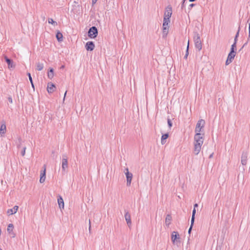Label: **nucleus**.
I'll return each instance as SVG.
<instances>
[{"mask_svg":"<svg viewBox=\"0 0 250 250\" xmlns=\"http://www.w3.org/2000/svg\"><path fill=\"white\" fill-rule=\"evenodd\" d=\"M204 134H195L194 137V149L193 153L195 155H198L201 151V146L204 142Z\"/></svg>","mask_w":250,"mask_h":250,"instance_id":"obj_1","label":"nucleus"},{"mask_svg":"<svg viewBox=\"0 0 250 250\" xmlns=\"http://www.w3.org/2000/svg\"><path fill=\"white\" fill-rule=\"evenodd\" d=\"M193 40L194 42L195 47L199 51H200L202 48V44L200 35L197 32L194 33Z\"/></svg>","mask_w":250,"mask_h":250,"instance_id":"obj_2","label":"nucleus"},{"mask_svg":"<svg viewBox=\"0 0 250 250\" xmlns=\"http://www.w3.org/2000/svg\"><path fill=\"white\" fill-rule=\"evenodd\" d=\"M205 124V121L203 119H200L198 121L195 129L196 134H202L201 132H202V129L204 127Z\"/></svg>","mask_w":250,"mask_h":250,"instance_id":"obj_3","label":"nucleus"},{"mask_svg":"<svg viewBox=\"0 0 250 250\" xmlns=\"http://www.w3.org/2000/svg\"><path fill=\"white\" fill-rule=\"evenodd\" d=\"M98 35V30L95 26H92L89 29L88 36L90 38H95Z\"/></svg>","mask_w":250,"mask_h":250,"instance_id":"obj_4","label":"nucleus"},{"mask_svg":"<svg viewBox=\"0 0 250 250\" xmlns=\"http://www.w3.org/2000/svg\"><path fill=\"white\" fill-rule=\"evenodd\" d=\"M124 172L126 177V185L129 187L131 185L133 174L128 171V168L127 167L125 169Z\"/></svg>","mask_w":250,"mask_h":250,"instance_id":"obj_5","label":"nucleus"},{"mask_svg":"<svg viewBox=\"0 0 250 250\" xmlns=\"http://www.w3.org/2000/svg\"><path fill=\"white\" fill-rule=\"evenodd\" d=\"M180 237L177 231H173L171 234V241L173 244L180 242Z\"/></svg>","mask_w":250,"mask_h":250,"instance_id":"obj_6","label":"nucleus"},{"mask_svg":"<svg viewBox=\"0 0 250 250\" xmlns=\"http://www.w3.org/2000/svg\"><path fill=\"white\" fill-rule=\"evenodd\" d=\"M235 55H236V51L233 52V51H230L228 55V58L226 60V65H228L230 63H231L232 62V61L233 60Z\"/></svg>","mask_w":250,"mask_h":250,"instance_id":"obj_7","label":"nucleus"},{"mask_svg":"<svg viewBox=\"0 0 250 250\" xmlns=\"http://www.w3.org/2000/svg\"><path fill=\"white\" fill-rule=\"evenodd\" d=\"M172 15V8L170 6H167L166 8V12L164 14V18H166L167 20H169Z\"/></svg>","mask_w":250,"mask_h":250,"instance_id":"obj_8","label":"nucleus"},{"mask_svg":"<svg viewBox=\"0 0 250 250\" xmlns=\"http://www.w3.org/2000/svg\"><path fill=\"white\" fill-rule=\"evenodd\" d=\"M248 155L247 151H243L241 156V164L243 166L246 165Z\"/></svg>","mask_w":250,"mask_h":250,"instance_id":"obj_9","label":"nucleus"},{"mask_svg":"<svg viewBox=\"0 0 250 250\" xmlns=\"http://www.w3.org/2000/svg\"><path fill=\"white\" fill-rule=\"evenodd\" d=\"M68 168V161L66 156H63L62 159V170L64 171Z\"/></svg>","mask_w":250,"mask_h":250,"instance_id":"obj_10","label":"nucleus"},{"mask_svg":"<svg viewBox=\"0 0 250 250\" xmlns=\"http://www.w3.org/2000/svg\"><path fill=\"white\" fill-rule=\"evenodd\" d=\"M85 47L87 51H92L95 48V44L93 42L89 41L86 43Z\"/></svg>","mask_w":250,"mask_h":250,"instance_id":"obj_11","label":"nucleus"},{"mask_svg":"<svg viewBox=\"0 0 250 250\" xmlns=\"http://www.w3.org/2000/svg\"><path fill=\"white\" fill-rule=\"evenodd\" d=\"M56 89L55 85L52 83H49L47 85V90L49 93H52Z\"/></svg>","mask_w":250,"mask_h":250,"instance_id":"obj_12","label":"nucleus"},{"mask_svg":"<svg viewBox=\"0 0 250 250\" xmlns=\"http://www.w3.org/2000/svg\"><path fill=\"white\" fill-rule=\"evenodd\" d=\"M125 221H126V223L129 227H130L131 225V217L128 211L125 212Z\"/></svg>","mask_w":250,"mask_h":250,"instance_id":"obj_13","label":"nucleus"},{"mask_svg":"<svg viewBox=\"0 0 250 250\" xmlns=\"http://www.w3.org/2000/svg\"><path fill=\"white\" fill-rule=\"evenodd\" d=\"M58 203L59 208L61 210H62V209L64 208L63 200L61 195L58 196Z\"/></svg>","mask_w":250,"mask_h":250,"instance_id":"obj_14","label":"nucleus"},{"mask_svg":"<svg viewBox=\"0 0 250 250\" xmlns=\"http://www.w3.org/2000/svg\"><path fill=\"white\" fill-rule=\"evenodd\" d=\"M4 59L5 62L8 65V68H14L15 67V65H13V61L10 59H9L7 56H4Z\"/></svg>","mask_w":250,"mask_h":250,"instance_id":"obj_15","label":"nucleus"},{"mask_svg":"<svg viewBox=\"0 0 250 250\" xmlns=\"http://www.w3.org/2000/svg\"><path fill=\"white\" fill-rule=\"evenodd\" d=\"M45 171H46L45 166L44 165V169L41 173V177H40V182L41 183H43L45 181V178H46Z\"/></svg>","mask_w":250,"mask_h":250,"instance_id":"obj_16","label":"nucleus"},{"mask_svg":"<svg viewBox=\"0 0 250 250\" xmlns=\"http://www.w3.org/2000/svg\"><path fill=\"white\" fill-rule=\"evenodd\" d=\"M18 208L19 207L18 206H15L13 208L8 209L7 213L9 215H12L17 212Z\"/></svg>","mask_w":250,"mask_h":250,"instance_id":"obj_17","label":"nucleus"},{"mask_svg":"<svg viewBox=\"0 0 250 250\" xmlns=\"http://www.w3.org/2000/svg\"><path fill=\"white\" fill-rule=\"evenodd\" d=\"M6 131V126L5 123L2 124L0 127V134L2 136L3 134H5Z\"/></svg>","mask_w":250,"mask_h":250,"instance_id":"obj_18","label":"nucleus"},{"mask_svg":"<svg viewBox=\"0 0 250 250\" xmlns=\"http://www.w3.org/2000/svg\"><path fill=\"white\" fill-rule=\"evenodd\" d=\"M14 229V226L12 224H9L8 226V227H7V231L8 232V233L9 234H13V236L12 237H15V234L13 232V229Z\"/></svg>","mask_w":250,"mask_h":250,"instance_id":"obj_19","label":"nucleus"},{"mask_svg":"<svg viewBox=\"0 0 250 250\" xmlns=\"http://www.w3.org/2000/svg\"><path fill=\"white\" fill-rule=\"evenodd\" d=\"M168 134L166 133L163 134L161 137V144L164 145L166 142L167 139L168 137Z\"/></svg>","mask_w":250,"mask_h":250,"instance_id":"obj_20","label":"nucleus"},{"mask_svg":"<svg viewBox=\"0 0 250 250\" xmlns=\"http://www.w3.org/2000/svg\"><path fill=\"white\" fill-rule=\"evenodd\" d=\"M170 22V20H167L166 18H164L163 28H169L168 24Z\"/></svg>","mask_w":250,"mask_h":250,"instance_id":"obj_21","label":"nucleus"},{"mask_svg":"<svg viewBox=\"0 0 250 250\" xmlns=\"http://www.w3.org/2000/svg\"><path fill=\"white\" fill-rule=\"evenodd\" d=\"M56 37L58 42H62V34L59 31H57Z\"/></svg>","mask_w":250,"mask_h":250,"instance_id":"obj_22","label":"nucleus"},{"mask_svg":"<svg viewBox=\"0 0 250 250\" xmlns=\"http://www.w3.org/2000/svg\"><path fill=\"white\" fill-rule=\"evenodd\" d=\"M172 219V217L170 215L167 214L166 218V224L168 226L170 224V221Z\"/></svg>","mask_w":250,"mask_h":250,"instance_id":"obj_23","label":"nucleus"},{"mask_svg":"<svg viewBox=\"0 0 250 250\" xmlns=\"http://www.w3.org/2000/svg\"><path fill=\"white\" fill-rule=\"evenodd\" d=\"M48 77L50 79H52L54 76V70L52 68H50L49 72H48Z\"/></svg>","mask_w":250,"mask_h":250,"instance_id":"obj_24","label":"nucleus"},{"mask_svg":"<svg viewBox=\"0 0 250 250\" xmlns=\"http://www.w3.org/2000/svg\"><path fill=\"white\" fill-rule=\"evenodd\" d=\"M168 30L169 28H166V27H165V28H163L162 36L163 38H165L167 36L168 33Z\"/></svg>","mask_w":250,"mask_h":250,"instance_id":"obj_25","label":"nucleus"},{"mask_svg":"<svg viewBox=\"0 0 250 250\" xmlns=\"http://www.w3.org/2000/svg\"><path fill=\"white\" fill-rule=\"evenodd\" d=\"M36 69L38 71H41L43 68V64L40 62H38L36 65Z\"/></svg>","mask_w":250,"mask_h":250,"instance_id":"obj_26","label":"nucleus"},{"mask_svg":"<svg viewBox=\"0 0 250 250\" xmlns=\"http://www.w3.org/2000/svg\"><path fill=\"white\" fill-rule=\"evenodd\" d=\"M48 21L49 23L53 25L54 26H56L58 25L57 22L54 21L52 18H48Z\"/></svg>","mask_w":250,"mask_h":250,"instance_id":"obj_27","label":"nucleus"},{"mask_svg":"<svg viewBox=\"0 0 250 250\" xmlns=\"http://www.w3.org/2000/svg\"><path fill=\"white\" fill-rule=\"evenodd\" d=\"M195 213H196V209L193 208V209L192 210V217H191V222H192V224H194Z\"/></svg>","mask_w":250,"mask_h":250,"instance_id":"obj_28","label":"nucleus"},{"mask_svg":"<svg viewBox=\"0 0 250 250\" xmlns=\"http://www.w3.org/2000/svg\"><path fill=\"white\" fill-rule=\"evenodd\" d=\"M236 43H233L231 46L230 51H236Z\"/></svg>","mask_w":250,"mask_h":250,"instance_id":"obj_29","label":"nucleus"},{"mask_svg":"<svg viewBox=\"0 0 250 250\" xmlns=\"http://www.w3.org/2000/svg\"><path fill=\"white\" fill-rule=\"evenodd\" d=\"M188 49H189V41L188 42V45H187V50H186V54L184 56V58L185 59H187V57L188 56Z\"/></svg>","mask_w":250,"mask_h":250,"instance_id":"obj_30","label":"nucleus"},{"mask_svg":"<svg viewBox=\"0 0 250 250\" xmlns=\"http://www.w3.org/2000/svg\"><path fill=\"white\" fill-rule=\"evenodd\" d=\"M249 41H250V25H249V37L248 38V41L246 43H245L242 47L245 46L247 44L248 42Z\"/></svg>","mask_w":250,"mask_h":250,"instance_id":"obj_31","label":"nucleus"},{"mask_svg":"<svg viewBox=\"0 0 250 250\" xmlns=\"http://www.w3.org/2000/svg\"><path fill=\"white\" fill-rule=\"evenodd\" d=\"M167 124H168L169 128H170L171 127V126H172V123L170 119H169V118L167 119Z\"/></svg>","mask_w":250,"mask_h":250,"instance_id":"obj_32","label":"nucleus"},{"mask_svg":"<svg viewBox=\"0 0 250 250\" xmlns=\"http://www.w3.org/2000/svg\"><path fill=\"white\" fill-rule=\"evenodd\" d=\"M26 149V147L25 146L23 148V149L21 152V154L22 156H24L25 155Z\"/></svg>","mask_w":250,"mask_h":250,"instance_id":"obj_33","label":"nucleus"},{"mask_svg":"<svg viewBox=\"0 0 250 250\" xmlns=\"http://www.w3.org/2000/svg\"><path fill=\"white\" fill-rule=\"evenodd\" d=\"M27 75H28V76L29 77V81H30L31 83H32L33 80H32V77H31L30 73H27Z\"/></svg>","mask_w":250,"mask_h":250,"instance_id":"obj_34","label":"nucleus"},{"mask_svg":"<svg viewBox=\"0 0 250 250\" xmlns=\"http://www.w3.org/2000/svg\"><path fill=\"white\" fill-rule=\"evenodd\" d=\"M193 224H192V222H191V225H190V227H189V229H188V233H189V234H190V232H191V230H192V227H193Z\"/></svg>","mask_w":250,"mask_h":250,"instance_id":"obj_35","label":"nucleus"},{"mask_svg":"<svg viewBox=\"0 0 250 250\" xmlns=\"http://www.w3.org/2000/svg\"><path fill=\"white\" fill-rule=\"evenodd\" d=\"M240 27H239L238 28V30L236 34V35L235 36V37H236V38H238V36H239V31H240Z\"/></svg>","mask_w":250,"mask_h":250,"instance_id":"obj_36","label":"nucleus"},{"mask_svg":"<svg viewBox=\"0 0 250 250\" xmlns=\"http://www.w3.org/2000/svg\"><path fill=\"white\" fill-rule=\"evenodd\" d=\"M91 222H90V220L89 219V233L91 232Z\"/></svg>","mask_w":250,"mask_h":250,"instance_id":"obj_37","label":"nucleus"},{"mask_svg":"<svg viewBox=\"0 0 250 250\" xmlns=\"http://www.w3.org/2000/svg\"><path fill=\"white\" fill-rule=\"evenodd\" d=\"M8 100L10 103L12 104L13 103L12 98L11 97H8Z\"/></svg>","mask_w":250,"mask_h":250,"instance_id":"obj_38","label":"nucleus"},{"mask_svg":"<svg viewBox=\"0 0 250 250\" xmlns=\"http://www.w3.org/2000/svg\"><path fill=\"white\" fill-rule=\"evenodd\" d=\"M98 0H92V4L93 5L94 4L96 3Z\"/></svg>","mask_w":250,"mask_h":250,"instance_id":"obj_39","label":"nucleus"},{"mask_svg":"<svg viewBox=\"0 0 250 250\" xmlns=\"http://www.w3.org/2000/svg\"><path fill=\"white\" fill-rule=\"evenodd\" d=\"M237 38H236V37L234 38V43H237Z\"/></svg>","mask_w":250,"mask_h":250,"instance_id":"obj_40","label":"nucleus"},{"mask_svg":"<svg viewBox=\"0 0 250 250\" xmlns=\"http://www.w3.org/2000/svg\"><path fill=\"white\" fill-rule=\"evenodd\" d=\"M184 1L183 0V2H182V5H181V8L182 9H183L184 8Z\"/></svg>","mask_w":250,"mask_h":250,"instance_id":"obj_41","label":"nucleus"},{"mask_svg":"<svg viewBox=\"0 0 250 250\" xmlns=\"http://www.w3.org/2000/svg\"><path fill=\"white\" fill-rule=\"evenodd\" d=\"M198 204H195L194 205V208H195L196 207H198Z\"/></svg>","mask_w":250,"mask_h":250,"instance_id":"obj_42","label":"nucleus"},{"mask_svg":"<svg viewBox=\"0 0 250 250\" xmlns=\"http://www.w3.org/2000/svg\"><path fill=\"white\" fill-rule=\"evenodd\" d=\"M194 5H195V4L191 3V4H190L189 5V6H190V7H193Z\"/></svg>","mask_w":250,"mask_h":250,"instance_id":"obj_43","label":"nucleus"},{"mask_svg":"<svg viewBox=\"0 0 250 250\" xmlns=\"http://www.w3.org/2000/svg\"><path fill=\"white\" fill-rule=\"evenodd\" d=\"M213 153H212L209 156V158H211L213 157Z\"/></svg>","mask_w":250,"mask_h":250,"instance_id":"obj_44","label":"nucleus"},{"mask_svg":"<svg viewBox=\"0 0 250 250\" xmlns=\"http://www.w3.org/2000/svg\"><path fill=\"white\" fill-rule=\"evenodd\" d=\"M31 85H32V87L34 89V85L33 82H32V83H31Z\"/></svg>","mask_w":250,"mask_h":250,"instance_id":"obj_45","label":"nucleus"},{"mask_svg":"<svg viewBox=\"0 0 250 250\" xmlns=\"http://www.w3.org/2000/svg\"><path fill=\"white\" fill-rule=\"evenodd\" d=\"M66 92H67V91H66L65 92V93H64V98H63V99H64V98H65V95H66Z\"/></svg>","mask_w":250,"mask_h":250,"instance_id":"obj_46","label":"nucleus"},{"mask_svg":"<svg viewBox=\"0 0 250 250\" xmlns=\"http://www.w3.org/2000/svg\"><path fill=\"white\" fill-rule=\"evenodd\" d=\"M64 67V65H62L61 67V69H62Z\"/></svg>","mask_w":250,"mask_h":250,"instance_id":"obj_47","label":"nucleus"},{"mask_svg":"<svg viewBox=\"0 0 250 250\" xmlns=\"http://www.w3.org/2000/svg\"><path fill=\"white\" fill-rule=\"evenodd\" d=\"M186 0H183L184 2H185Z\"/></svg>","mask_w":250,"mask_h":250,"instance_id":"obj_48","label":"nucleus"},{"mask_svg":"<svg viewBox=\"0 0 250 250\" xmlns=\"http://www.w3.org/2000/svg\"><path fill=\"white\" fill-rule=\"evenodd\" d=\"M0 250H2L1 248H0Z\"/></svg>","mask_w":250,"mask_h":250,"instance_id":"obj_49","label":"nucleus"}]
</instances>
